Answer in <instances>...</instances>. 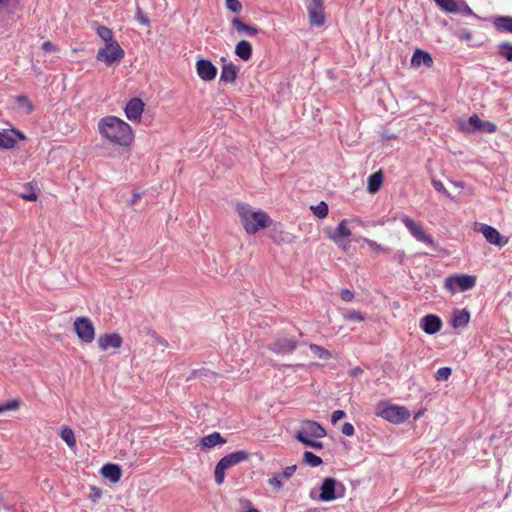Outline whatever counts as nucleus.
Segmentation results:
<instances>
[{
    "mask_svg": "<svg viewBox=\"0 0 512 512\" xmlns=\"http://www.w3.org/2000/svg\"><path fill=\"white\" fill-rule=\"evenodd\" d=\"M376 415L391 423L401 424L409 419L410 412L403 406L379 403L376 407Z\"/></svg>",
    "mask_w": 512,
    "mask_h": 512,
    "instance_id": "obj_4",
    "label": "nucleus"
},
{
    "mask_svg": "<svg viewBox=\"0 0 512 512\" xmlns=\"http://www.w3.org/2000/svg\"><path fill=\"white\" fill-rule=\"evenodd\" d=\"M20 197L27 201H36L37 200V194L34 192L31 193H21Z\"/></svg>",
    "mask_w": 512,
    "mask_h": 512,
    "instance_id": "obj_52",
    "label": "nucleus"
},
{
    "mask_svg": "<svg viewBox=\"0 0 512 512\" xmlns=\"http://www.w3.org/2000/svg\"><path fill=\"white\" fill-rule=\"evenodd\" d=\"M238 73L239 69L234 63H225L221 68L220 81L225 84H233L237 79Z\"/></svg>",
    "mask_w": 512,
    "mask_h": 512,
    "instance_id": "obj_19",
    "label": "nucleus"
},
{
    "mask_svg": "<svg viewBox=\"0 0 512 512\" xmlns=\"http://www.w3.org/2000/svg\"><path fill=\"white\" fill-rule=\"evenodd\" d=\"M226 440L221 436L219 432H214L212 434L206 435L201 439V444L203 447L212 448L219 444H225Z\"/></svg>",
    "mask_w": 512,
    "mask_h": 512,
    "instance_id": "obj_27",
    "label": "nucleus"
},
{
    "mask_svg": "<svg viewBox=\"0 0 512 512\" xmlns=\"http://www.w3.org/2000/svg\"><path fill=\"white\" fill-rule=\"evenodd\" d=\"M96 33L105 44L116 41L114 39L113 31L107 26L98 25Z\"/></svg>",
    "mask_w": 512,
    "mask_h": 512,
    "instance_id": "obj_29",
    "label": "nucleus"
},
{
    "mask_svg": "<svg viewBox=\"0 0 512 512\" xmlns=\"http://www.w3.org/2000/svg\"><path fill=\"white\" fill-rule=\"evenodd\" d=\"M309 6L324 7V0H312Z\"/></svg>",
    "mask_w": 512,
    "mask_h": 512,
    "instance_id": "obj_55",
    "label": "nucleus"
},
{
    "mask_svg": "<svg viewBox=\"0 0 512 512\" xmlns=\"http://www.w3.org/2000/svg\"><path fill=\"white\" fill-rule=\"evenodd\" d=\"M487 133H494L497 130V126L490 121H483L481 129Z\"/></svg>",
    "mask_w": 512,
    "mask_h": 512,
    "instance_id": "obj_46",
    "label": "nucleus"
},
{
    "mask_svg": "<svg viewBox=\"0 0 512 512\" xmlns=\"http://www.w3.org/2000/svg\"><path fill=\"white\" fill-rule=\"evenodd\" d=\"M476 284V277L466 274H455L447 277L445 279V288L451 292L455 293L457 289L459 291H467L472 289Z\"/></svg>",
    "mask_w": 512,
    "mask_h": 512,
    "instance_id": "obj_9",
    "label": "nucleus"
},
{
    "mask_svg": "<svg viewBox=\"0 0 512 512\" xmlns=\"http://www.w3.org/2000/svg\"><path fill=\"white\" fill-rule=\"evenodd\" d=\"M136 19L138 20L139 23H141L142 25H149L150 24V20L148 19V17H146L141 8L138 6L137 7V12H136Z\"/></svg>",
    "mask_w": 512,
    "mask_h": 512,
    "instance_id": "obj_47",
    "label": "nucleus"
},
{
    "mask_svg": "<svg viewBox=\"0 0 512 512\" xmlns=\"http://www.w3.org/2000/svg\"><path fill=\"white\" fill-rule=\"evenodd\" d=\"M477 230L480 233H482V235L484 236V238L486 239V241L489 244H492V245H495L498 247H504L509 242L508 237L502 236L497 229H495L494 227H492L488 224H484V223L479 224V227Z\"/></svg>",
    "mask_w": 512,
    "mask_h": 512,
    "instance_id": "obj_11",
    "label": "nucleus"
},
{
    "mask_svg": "<svg viewBox=\"0 0 512 512\" xmlns=\"http://www.w3.org/2000/svg\"><path fill=\"white\" fill-rule=\"evenodd\" d=\"M326 436V430L316 421L304 420L295 433V438L305 444L312 439H320Z\"/></svg>",
    "mask_w": 512,
    "mask_h": 512,
    "instance_id": "obj_5",
    "label": "nucleus"
},
{
    "mask_svg": "<svg viewBox=\"0 0 512 512\" xmlns=\"http://www.w3.org/2000/svg\"><path fill=\"white\" fill-rule=\"evenodd\" d=\"M499 55L506 59L507 61L512 62V43L510 42H502L498 46Z\"/></svg>",
    "mask_w": 512,
    "mask_h": 512,
    "instance_id": "obj_33",
    "label": "nucleus"
},
{
    "mask_svg": "<svg viewBox=\"0 0 512 512\" xmlns=\"http://www.w3.org/2000/svg\"><path fill=\"white\" fill-rule=\"evenodd\" d=\"M73 328L78 338L83 343H92L95 338L93 322L88 317H78L73 323Z\"/></svg>",
    "mask_w": 512,
    "mask_h": 512,
    "instance_id": "obj_10",
    "label": "nucleus"
},
{
    "mask_svg": "<svg viewBox=\"0 0 512 512\" xmlns=\"http://www.w3.org/2000/svg\"><path fill=\"white\" fill-rule=\"evenodd\" d=\"M249 457L250 454L247 451L240 450L232 452L221 458L215 467V482L218 485H221L225 479V471L240 462L248 460Z\"/></svg>",
    "mask_w": 512,
    "mask_h": 512,
    "instance_id": "obj_3",
    "label": "nucleus"
},
{
    "mask_svg": "<svg viewBox=\"0 0 512 512\" xmlns=\"http://www.w3.org/2000/svg\"><path fill=\"white\" fill-rule=\"evenodd\" d=\"M435 2L446 12L456 13L459 10L456 0H435Z\"/></svg>",
    "mask_w": 512,
    "mask_h": 512,
    "instance_id": "obj_32",
    "label": "nucleus"
},
{
    "mask_svg": "<svg viewBox=\"0 0 512 512\" xmlns=\"http://www.w3.org/2000/svg\"><path fill=\"white\" fill-rule=\"evenodd\" d=\"M21 402L17 399L9 400L3 404L4 411L17 410L20 407Z\"/></svg>",
    "mask_w": 512,
    "mask_h": 512,
    "instance_id": "obj_44",
    "label": "nucleus"
},
{
    "mask_svg": "<svg viewBox=\"0 0 512 512\" xmlns=\"http://www.w3.org/2000/svg\"><path fill=\"white\" fill-rule=\"evenodd\" d=\"M363 373V369L361 367H355L350 371V375L352 377H356Z\"/></svg>",
    "mask_w": 512,
    "mask_h": 512,
    "instance_id": "obj_54",
    "label": "nucleus"
},
{
    "mask_svg": "<svg viewBox=\"0 0 512 512\" xmlns=\"http://www.w3.org/2000/svg\"><path fill=\"white\" fill-rule=\"evenodd\" d=\"M308 16L311 25L321 27L325 23L324 7L308 6Z\"/></svg>",
    "mask_w": 512,
    "mask_h": 512,
    "instance_id": "obj_21",
    "label": "nucleus"
},
{
    "mask_svg": "<svg viewBox=\"0 0 512 512\" xmlns=\"http://www.w3.org/2000/svg\"><path fill=\"white\" fill-rule=\"evenodd\" d=\"M196 72L200 79L209 82L216 78L217 68L210 60L200 59L196 62Z\"/></svg>",
    "mask_w": 512,
    "mask_h": 512,
    "instance_id": "obj_12",
    "label": "nucleus"
},
{
    "mask_svg": "<svg viewBox=\"0 0 512 512\" xmlns=\"http://www.w3.org/2000/svg\"><path fill=\"white\" fill-rule=\"evenodd\" d=\"M304 463L311 467H318L322 464V459L310 451H306L303 455Z\"/></svg>",
    "mask_w": 512,
    "mask_h": 512,
    "instance_id": "obj_36",
    "label": "nucleus"
},
{
    "mask_svg": "<svg viewBox=\"0 0 512 512\" xmlns=\"http://www.w3.org/2000/svg\"><path fill=\"white\" fill-rule=\"evenodd\" d=\"M342 433L346 436H353L354 433H355V429H354V426L349 423V422H346L342 425V429H341Z\"/></svg>",
    "mask_w": 512,
    "mask_h": 512,
    "instance_id": "obj_48",
    "label": "nucleus"
},
{
    "mask_svg": "<svg viewBox=\"0 0 512 512\" xmlns=\"http://www.w3.org/2000/svg\"><path fill=\"white\" fill-rule=\"evenodd\" d=\"M16 140L13 136L3 131L0 132V148L11 149L15 146Z\"/></svg>",
    "mask_w": 512,
    "mask_h": 512,
    "instance_id": "obj_34",
    "label": "nucleus"
},
{
    "mask_svg": "<svg viewBox=\"0 0 512 512\" xmlns=\"http://www.w3.org/2000/svg\"><path fill=\"white\" fill-rule=\"evenodd\" d=\"M2 412H5V411H4L3 404H1V405H0V413H2Z\"/></svg>",
    "mask_w": 512,
    "mask_h": 512,
    "instance_id": "obj_60",
    "label": "nucleus"
},
{
    "mask_svg": "<svg viewBox=\"0 0 512 512\" xmlns=\"http://www.w3.org/2000/svg\"><path fill=\"white\" fill-rule=\"evenodd\" d=\"M341 314L348 321L362 322L365 320V315L356 310H343Z\"/></svg>",
    "mask_w": 512,
    "mask_h": 512,
    "instance_id": "obj_35",
    "label": "nucleus"
},
{
    "mask_svg": "<svg viewBox=\"0 0 512 512\" xmlns=\"http://www.w3.org/2000/svg\"><path fill=\"white\" fill-rule=\"evenodd\" d=\"M468 123L469 125L473 128L472 130H467L468 132H473L475 130H480L481 129V126H482V123H483V120H481L479 118L478 115L474 114L472 116L469 117L468 119Z\"/></svg>",
    "mask_w": 512,
    "mask_h": 512,
    "instance_id": "obj_41",
    "label": "nucleus"
},
{
    "mask_svg": "<svg viewBox=\"0 0 512 512\" xmlns=\"http://www.w3.org/2000/svg\"><path fill=\"white\" fill-rule=\"evenodd\" d=\"M466 13L467 14H472V10L470 9L469 6L466 5V9H465Z\"/></svg>",
    "mask_w": 512,
    "mask_h": 512,
    "instance_id": "obj_59",
    "label": "nucleus"
},
{
    "mask_svg": "<svg viewBox=\"0 0 512 512\" xmlns=\"http://www.w3.org/2000/svg\"><path fill=\"white\" fill-rule=\"evenodd\" d=\"M311 210L313 211L314 215L318 218H325L328 215V205L326 202L321 201L316 206H311Z\"/></svg>",
    "mask_w": 512,
    "mask_h": 512,
    "instance_id": "obj_38",
    "label": "nucleus"
},
{
    "mask_svg": "<svg viewBox=\"0 0 512 512\" xmlns=\"http://www.w3.org/2000/svg\"><path fill=\"white\" fill-rule=\"evenodd\" d=\"M139 198H140V194H138V193L133 194V197L131 199V204H135Z\"/></svg>",
    "mask_w": 512,
    "mask_h": 512,
    "instance_id": "obj_57",
    "label": "nucleus"
},
{
    "mask_svg": "<svg viewBox=\"0 0 512 512\" xmlns=\"http://www.w3.org/2000/svg\"><path fill=\"white\" fill-rule=\"evenodd\" d=\"M98 347L102 351H106L109 348L118 349L122 346L123 340L118 333H105L98 338Z\"/></svg>",
    "mask_w": 512,
    "mask_h": 512,
    "instance_id": "obj_14",
    "label": "nucleus"
},
{
    "mask_svg": "<svg viewBox=\"0 0 512 512\" xmlns=\"http://www.w3.org/2000/svg\"><path fill=\"white\" fill-rule=\"evenodd\" d=\"M451 372V368L449 367L439 368L435 374V379L437 381H446L450 377Z\"/></svg>",
    "mask_w": 512,
    "mask_h": 512,
    "instance_id": "obj_40",
    "label": "nucleus"
},
{
    "mask_svg": "<svg viewBox=\"0 0 512 512\" xmlns=\"http://www.w3.org/2000/svg\"><path fill=\"white\" fill-rule=\"evenodd\" d=\"M42 49L45 52H58L59 51V47L57 45H55L53 42H51V41H45L42 44Z\"/></svg>",
    "mask_w": 512,
    "mask_h": 512,
    "instance_id": "obj_49",
    "label": "nucleus"
},
{
    "mask_svg": "<svg viewBox=\"0 0 512 512\" xmlns=\"http://www.w3.org/2000/svg\"><path fill=\"white\" fill-rule=\"evenodd\" d=\"M252 45L247 40H241L236 44L235 54L243 61H248L252 56Z\"/></svg>",
    "mask_w": 512,
    "mask_h": 512,
    "instance_id": "obj_25",
    "label": "nucleus"
},
{
    "mask_svg": "<svg viewBox=\"0 0 512 512\" xmlns=\"http://www.w3.org/2000/svg\"><path fill=\"white\" fill-rule=\"evenodd\" d=\"M296 471V465L287 466L282 473L274 475L268 480V483L275 488L280 490L283 487V481L289 480Z\"/></svg>",
    "mask_w": 512,
    "mask_h": 512,
    "instance_id": "obj_18",
    "label": "nucleus"
},
{
    "mask_svg": "<svg viewBox=\"0 0 512 512\" xmlns=\"http://www.w3.org/2000/svg\"><path fill=\"white\" fill-rule=\"evenodd\" d=\"M235 209L247 234H256L260 230L270 227L273 222L267 212L254 211L246 203H237Z\"/></svg>",
    "mask_w": 512,
    "mask_h": 512,
    "instance_id": "obj_2",
    "label": "nucleus"
},
{
    "mask_svg": "<svg viewBox=\"0 0 512 512\" xmlns=\"http://www.w3.org/2000/svg\"><path fill=\"white\" fill-rule=\"evenodd\" d=\"M297 347V341L292 338H279L271 346L270 349L277 353L292 352Z\"/></svg>",
    "mask_w": 512,
    "mask_h": 512,
    "instance_id": "obj_17",
    "label": "nucleus"
},
{
    "mask_svg": "<svg viewBox=\"0 0 512 512\" xmlns=\"http://www.w3.org/2000/svg\"><path fill=\"white\" fill-rule=\"evenodd\" d=\"M102 475L112 483H117L121 479V468L116 464H105L101 469Z\"/></svg>",
    "mask_w": 512,
    "mask_h": 512,
    "instance_id": "obj_22",
    "label": "nucleus"
},
{
    "mask_svg": "<svg viewBox=\"0 0 512 512\" xmlns=\"http://www.w3.org/2000/svg\"><path fill=\"white\" fill-rule=\"evenodd\" d=\"M144 111V103L140 98L131 99L124 109L126 117L130 121H140Z\"/></svg>",
    "mask_w": 512,
    "mask_h": 512,
    "instance_id": "obj_13",
    "label": "nucleus"
},
{
    "mask_svg": "<svg viewBox=\"0 0 512 512\" xmlns=\"http://www.w3.org/2000/svg\"><path fill=\"white\" fill-rule=\"evenodd\" d=\"M226 8L232 12L239 13L242 10V4L239 0H225Z\"/></svg>",
    "mask_w": 512,
    "mask_h": 512,
    "instance_id": "obj_42",
    "label": "nucleus"
},
{
    "mask_svg": "<svg viewBox=\"0 0 512 512\" xmlns=\"http://www.w3.org/2000/svg\"><path fill=\"white\" fill-rule=\"evenodd\" d=\"M9 0H0V4H6Z\"/></svg>",
    "mask_w": 512,
    "mask_h": 512,
    "instance_id": "obj_61",
    "label": "nucleus"
},
{
    "mask_svg": "<svg viewBox=\"0 0 512 512\" xmlns=\"http://www.w3.org/2000/svg\"><path fill=\"white\" fill-rule=\"evenodd\" d=\"M420 326L425 333L435 334L441 330L442 321L438 316L429 314L421 319Z\"/></svg>",
    "mask_w": 512,
    "mask_h": 512,
    "instance_id": "obj_16",
    "label": "nucleus"
},
{
    "mask_svg": "<svg viewBox=\"0 0 512 512\" xmlns=\"http://www.w3.org/2000/svg\"><path fill=\"white\" fill-rule=\"evenodd\" d=\"M60 436L62 440L70 447L76 446V438L73 430L69 427H65L61 430Z\"/></svg>",
    "mask_w": 512,
    "mask_h": 512,
    "instance_id": "obj_31",
    "label": "nucleus"
},
{
    "mask_svg": "<svg viewBox=\"0 0 512 512\" xmlns=\"http://www.w3.org/2000/svg\"><path fill=\"white\" fill-rule=\"evenodd\" d=\"M309 349L319 359L329 360L332 358L331 352L320 345L309 344Z\"/></svg>",
    "mask_w": 512,
    "mask_h": 512,
    "instance_id": "obj_30",
    "label": "nucleus"
},
{
    "mask_svg": "<svg viewBox=\"0 0 512 512\" xmlns=\"http://www.w3.org/2000/svg\"><path fill=\"white\" fill-rule=\"evenodd\" d=\"M351 236V230L348 228V220L343 219L339 222L335 232L329 235V239L337 244L339 247L346 249V246H342V238Z\"/></svg>",
    "mask_w": 512,
    "mask_h": 512,
    "instance_id": "obj_15",
    "label": "nucleus"
},
{
    "mask_svg": "<svg viewBox=\"0 0 512 512\" xmlns=\"http://www.w3.org/2000/svg\"><path fill=\"white\" fill-rule=\"evenodd\" d=\"M400 221L405 225L408 229L409 233L420 242L433 246L435 244L434 238L431 234H428L424 228V226L420 223L412 219L410 216L406 214H401L399 216Z\"/></svg>",
    "mask_w": 512,
    "mask_h": 512,
    "instance_id": "obj_7",
    "label": "nucleus"
},
{
    "mask_svg": "<svg viewBox=\"0 0 512 512\" xmlns=\"http://www.w3.org/2000/svg\"><path fill=\"white\" fill-rule=\"evenodd\" d=\"M458 37L461 39V40H466V41H469L472 39V34L470 31L468 30H462Z\"/></svg>",
    "mask_w": 512,
    "mask_h": 512,
    "instance_id": "obj_53",
    "label": "nucleus"
},
{
    "mask_svg": "<svg viewBox=\"0 0 512 512\" xmlns=\"http://www.w3.org/2000/svg\"><path fill=\"white\" fill-rule=\"evenodd\" d=\"M433 63L431 55L421 49H416L411 58V66L414 68H419L421 65L431 68Z\"/></svg>",
    "mask_w": 512,
    "mask_h": 512,
    "instance_id": "obj_20",
    "label": "nucleus"
},
{
    "mask_svg": "<svg viewBox=\"0 0 512 512\" xmlns=\"http://www.w3.org/2000/svg\"><path fill=\"white\" fill-rule=\"evenodd\" d=\"M384 174L381 170L374 172L368 177L367 190L371 194L377 193L383 184Z\"/></svg>",
    "mask_w": 512,
    "mask_h": 512,
    "instance_id": "obj_24",
    "label": "nucleus"
},
{
    "mask_svg": "<svg viewBox=\"0 0 512 512\" xmlns=\"http://www.w3.org/2000/svg\"><path fill=\"white\" fill-rule=\"evenodd\" d=\"M356 222L362 224V221L361 220H358V219H355Z\"/></svg>",
    "mask_w": 512,
    "mask_h": 512,
    "instance_id": "obj_62",
    "label": "nucleus"
},
{
    "mask_svg": "<svg viewBox=\"0 0 512 512\" xmlns=\"http://www.w3.org/2000/svg\"><path fill=\"white\" fill-rule=\"evenodd\" d=\"M344 492V486L334 478H324L320 486L319 499L323 502H330L338 497H342Z\"/></svg>",
    "mask_w": 512,
    "mask_h": 512,
    "instance_id": "obj_8",
    "label": "nucleus"
},
{
    "mask_svg": "<svg viewBox=\"0 0 512 512\" xmlns=\"http://www.w3.org/2000/svg\"><path fill=\"white\" fill-rule=\"evenodd\" d=\"M432 185L433 187L435 188L436 191L440 192V193H443L445 196L447 197H450V193L448 192V190L444 187L443 183L441 181H438V180H433L432 181Z\"/></svg>",
    "mask_w": 512,
    "mask_h": 512,
    "instance_id": "obj_45",
    "label": "nucleus"
},
{
    "mask_svg": "<svg viewBox=\"0 0 512 512\" xmlns=\"http://www.w3.org/2000/svg\"><path fill=\"white\" fill-rule=\"evenodd\" d=\"M345 412L343 410H335L331 415V422L333 424L337 423L339 420L345 417Z\"/></svg>",
    "mask_w": 512,
    "mask_h": 512,
    "instance_id": "obj_50",
    "label": "nucleus"
},
{
    "mask_svg": "<svg viewBox=\"0 0 512 512\" xmlns=\"http://www.w3.org/2000/svg\"><path fill=\"white\" fill-rule=\"evenodd\" d=\"M16 102L20 107L26 109L27 113H31L33 111V104L25 95H19L16 97Z\"/></svg>",
    "mask_w": 512,
    "mask_h": 512,
    "instance_id": "obj_39",
    "label": "nucleus"
},
{
    "mask_svg": "<svg viewBox=\"0 0 512 512\" xmlns=\"http://www.w3.org/2000/svg\"><path fill=\"white\" fill-rule=\"evenodd\" d=\"M493 23L497 30L512 33V17H510V16L497 17L494 19Z\"/></svg>",
    "mask_w": 512,
    "mask_h": 512,
    "instance_id": "obj_28",
    "label": "nucleus"
},
{
    "mask_svg": "<svg viewBox=\"0 0 512 512\" xmlns=\"http://www.w3.org/2000/svg\"><path fill=\"white\" fill-rule=\"evenodd\" d=\"M156 341L158 344H160L161 346L163 347H168V342L166 339L162 338V337H157L156 338Z\"/></svg>",
    "mask_w": 512,
    "mask_h": 512,
    "instance_id": "obj_56",
    "label": "nucleus"
},
{
    "mask_svg": "<svg viewBox=\"0 0 512 512\" xmlns=\"http://www.w3.org/2000/svg\"><path fill=\"white\" fill-rule=\"evenodd\" d=\"M98 132L103 140L123 148H130L135 138L131 125L112 115L99 120Z\"/></svg>",
    "mask_w": 512,
    "mask_h": 512,
    "instance_id": "obj_1",
    "label": "nucleus"
},
{
    "mask_svg": "<svg viewBox=\"0 0 512 512\" xmlns=\"http://www.w3.org/2000/svg\"><path fill=\"white\" fill-rule=\"evenodd\" d=\"M304 445L306 446H309V447H312L314 449H322L323 448V444L322 442L320 441H317L315 439H312L310 441H308L307 443H305Z\"/></svg>",
    "mask_w": 512,
    "mask_h": 512,
    "instance_id": "obj_51",
    "label": "nucleus"
},
{
    "mask_svg": "<svg viewBox=\"0 0 512 512\" xmlns=\"http://www.w3.org/2000/svg\"><path fill=\"white\" fill-rule=\"evenodd\" d=\"M363 243L366 244L373 252L375 253H389L390 249L388 247H384L381 244H378L376 241L370 240L368 238H363Z\"/></svg>",
    "mask_w": 512,
    "mask_h": 512,
    "instance_id": "obj_37",
    "label": "nucleus"
},
{
    "mask_svg": "<svg viewBox=\"0 0 512 512\" xmlns=\"http://www.w3.org/2000/svg\"><path fill=\"white\" fill-rule=\"evenodd\" d=\"M470 315L465 310H455L452 315L451 325L454 328L464 327L468 324Z\"/></svg>",
    "mask_w": 512,
    "mask_h": 512,
    "instance_id": "obj_26",
    "label": "nucleus"
},
{
    "mask_svg": "<svg viewBox=\"0 0 512 512\" xmlns=\"http://www.w3.org/2000/svg\"><path fill=\"white\" fill-rule=\"evenodd\" d=\"M354 292L350 289H347V288H344L340 291V298L344 301V302H351L354 300Z\"/></svg>",
    "mask_w": 512,
    "mask_h": 512,
    "instance_id": "obj_43",
    "label": "nucleus"
},
{
    "mask_svg": "<svg viewBox=\"0 0 512 512\" xmlns=\"http://www.w3.org/2000/svg\"><path fill=\"white\" fill-rule=\"evenodd\" d=\"M125 56V51L117 41H112L101 47L96 55L99 62H103L106 66H112L115 62L121 61Z\"/></svg>",
    "mask_w": 512,
    "mask_h": 512,
    "instance_id": "obj_6",
    "label": "nucleus"
},
{
    "mask_svg": "<svg viewBox=\"0 0 512 512\" xmlns=\"http://www.w3.org/2000/svg\"><path fill=\"white\" fill-rule=\"evenodd\" d=\"M244 512H260V511L256 508H249L248 510H246Z\"/></svg>",
    "mask_w": 512,
    "mask_h": 512,
    "instance_id": "obj_58",
    "label": "nucleus"
},
{
    "mask_svg": "<svg viewBox=\"0 0 512 512\" xmlns=\"http://www.w3.org/2000/svg\"><path fill=\"white\" fill-rule=\"evenodd\" d=\"M232 26L239 34H246L248 36H255L259 33V29L255 26L245 24L240 18L235 17L231 21Z\"/></svg>",
    "mask_w": 512,
    "mask_h": 512,
    "instance_id": "obj_23",
    "label": "nucleus"
}]
</instances>
